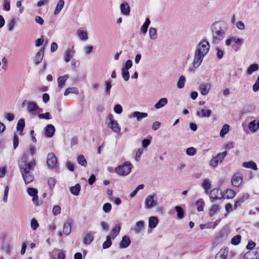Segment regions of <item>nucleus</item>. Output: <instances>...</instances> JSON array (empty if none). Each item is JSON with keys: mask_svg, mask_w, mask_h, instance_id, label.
<instances>
[{"mask_svg": "<svg viewBox=\"0 0 259 259\" xmlns=\"http://www.w3.org/2000/svg\"><path fill=\"white\" fill-rule=\"evenodd\" d=\"M36 164L35 161L32 159L29 162H28V157L26 154H24L22 158V162L19 164V168L26 184H29L34 180V176L31 170L33 168Z\"/></svg>", "mask_w": 259, "mask_h": 259, "instance_id": "1", "label": "nucleus"}, {"mask_svg": "<svg viewBox=\"0 0 259 259\" xmlns=\"http://www.w3.org/2000/svg\"><path fill=\"white\" fill-rule=\"evenodd\" d=\"M228 29V25L225 21H220L212 23L210 26L212 42L214 44L220 43L225 38Z\"/></svg>", "mask_w": 259, "mask_h": 259, "instance_id": "2", "label": "nucleus"}, {"mask_svg": "<svg viewBox=\"0 0 259 259\" xmlns=\"http://www.w3.org/2000/svg\"><path fill=\"white\" fill-rule=\"evenodd\" d=\"M132 167L133 165L130 162L126 161L122 165L116 167L115 172L122 176H127L131 172Z\"/></svg>", "mask_w": 259, "mask_h": 259, "instance_id": "3", "label": "nucleus"}, {"mask_svg": "<svg viewBox=\"0 0 259 259\" xmlns=\"http://www.w3.org/2000/svg\"><path fill=\"white\" fill-rule=\"evenodd\" d=\"M210 48V45L207 40H201L197 45L195 52H198L205 56L208 53Z\"/></svg>", "mask_w": 259, "mask_h": 259, "instance_id": "4", "label": "nucleus"}, {"mask_svg": "<svg viewBox=\"0 0 259 259\" xmlns=\"http://www.w3.org/2000/svg\"><path fill=\"white\" fill-rule=\"evenodd\" d=\"M109 120L108 126L115 133H119L121 131V128L119 124L114 119L113 115L111 114H109L108 116Z\"/></svg>", "mask_w": 259, "mask_h": 259, "instance_id": "5", "label": "nucleus"}, {"mask_svg": "<svg viewBox=\"0 0 259 259\" xmlns=\"http://www.w3.org/2000/svg\"><path fill=\"white\" fill-rule=\"evenodd\" d=\"M227 154L226 151L222 153H218L217 155L214 157L210 161L209 164L213 167L217 166L219 163H221Z\"/></svg>", "mask_w": 259, "mask_h": 259, "instance_id": "6", "label": "nucleus"}, {"mask_svg": "<svg viewBox=\"0 0 259 259\" xmlns=\"http://www.w3.org/2000/svg\"><path fill=\"white\" fill-rule=\"evenodd\" d=\"M157 203L155 195H148L145 199V207L146 208L150 209L156 205Z\"/></svg>", "mask_w": 259, "mask_h": 259, "instance_id": "7", "label": "nucleus"}, {"mask_svg": "<svg viewBox=\"0 0 259 259\" xmlns=\"http://www.w3.org/2000/svg\"><path fill=\"white\" fill-rule=\"evenodd\" d=\"M205 56L195 51L193 66L195 68H198L201 64Z\"/></svg>", "mask_w": 259, "mask_h": 259, "instance_id": "8", "label": "nucleus"}, {"mask_svg": "<svg viewBox=\"0 0 259 259\" xmlns=\"http://www.w3.org/2000/svg\"><path fill=\"white\" fill-rule=\"evenodd\" d=\"M242 174L240 173H236L234 174L231 179V183L233 186L238 187H239L242 182Z\"/></svg>", "mask_w": 259, "mask_h": 259, "instance_id": "9", "label": "nucleus"}, {"mask_svg": "<svg viewBox=\"0 0 259 259\" xmlns=\"http://www.w3.org/2000/svg\"><path fill=\"white\" fill-rule=\"evenodd\" d=\"M222 195L221 192L219 189H213L209 193L210 200L211 202H214L218 199H223V197H220L219 195Z\"/></svg>", "mask_w": 259, "mask_h": 259, "instance_id": "10", "label": "nucleus"}, {"mask_svg": "<svg viewBox=\"0 0 259 259\" xmlns=\"http://www.w3.org/2000/svg\"><path fill=\"white\" fill-rule=\"evenodd\" d=\"M57 163L56 156L53 153H50L48 154L47 158V163L48 167L50 168L54 167Z\"/></svg>", "mask_w": 259, "mask_h": 259, "instance_id": "11", "label": "nucleus"}, {"mask_svg": "<svg viewBox=\"0 0 259 259\" xmlns=\"http://www.w3.org/2000/svg\"><path fill=\"white\" fill-rule=\"evenodd\" d=\"M211 111L209 109L198 108L196 115L200 118L209 117L211 116Z\"/></svg>", "mask_w": 259, "mask_h": 259, "instance_id": "12", "label": "nucleus"}, {"mask_svg": "<svg viewBox=\"0 0 259 259\" xmlns=\"http://www.w3.org/2000/svg\"><path fill=\"white\" fill-rule=\"evenodd\" d=\"M83 243L85 245L90 244L94 240V236L91 232H85L82 235Z\"/></svg>", "mask_w": 259, "mask_h": 259, "instance_id": "13", "label": "nucleus"}, {"mask_svg": "<svg viewBox=\"0 0 259 259\" xmlns=\"http://www.w3.org/2000/svg\"><path fill=\"white\" fill-rule=\"evenodd\" d=\"M229 254V249L228 247L222 248L216 254L215 259H227Z\"/></svg>", "mask_w": 259, "mask_h": 259, "instance_id": "14", "label": "nucleus"}, {"mask_svg": "<svg viewBox=\"0 0 259 259\" xmlns=\"http://www.w3.org/2000/svg\"><path fill=\"white\" fill-rule=\"evenodd\" d=\"M37 109H38V106L36 103L32 101L28 103L27 110L29 113L35 115Z\"/></svg>", "mask_w": 259, "mask_h": 259, "instance_id": "15", "label": "nucleus"}, {"mask_svg": "<svg viewBox=\"0 0 259 259\" xmlns=\"http://www.w3.org/2000/svg\"><path fill=\"white\" fill-rule=\"evenodd\" d=\"M45 48H41L37 53L34 58V63L36 65H38L41 63L44 57Z\"/></svg>", "mask_w": 259, "mask_h": 259, "instance_id": "16", "label": "nucleus"}, {"mask_svg": "<svg viewBox=\"0 0 259 259\" xmlns=\"http://www.w3.org/2000/svg\"><path fill=\"white\" fill-rule=\"evenodd\" d=\"M121 13L125 16H128L130 14L131 9L128 4L126 2H123L120 6Z\"/></svg>", "mask_w": 259, "mask_h": 259, "instance_id": "17", "label": "nucleus"}, {"mask_svg": "<svg viewBox=\"0 0 259 259\" xmlns=\"http://www.w3.org/2000/svg\"><path fill=\"white\" fill-rule=\"evenodd\" d=\"M55 128L54 126L51 124H48L45 129V134L47 137L51 138L54 135Z\"/></svg>", "mask_w": 259, "mask_h": 259, "instance_id": "18", "label": "nucleus"}, {"mask_svg": "<svg viewBox=\"0 0 259 259\" xmlns=\"http://www.w3.org/2000/svg\"><path fill=\"white\" fill-rule=\"evenodd\" d=\"M131 241L128 236H124L119 243V246L121 248H127L131 244Z\"/></svg>", "mask_w": 259, "mask_h": 259, "instance_id": "19", "label": "nucleus"}, {"mask_svg": "<svg viewBox=\"0 0 259 259\" xmlns=\"http://www.w3.org/2000/svg\"><path fill=\"white\" fill-rule=\"evenodd\" d=\"M71 220H68L63 225V233L66 235H68L71 232Z\"/></svg>", "mask_w": 259, "mask_h": 259, "instance_id": "20", "label": "nucleus"}, {"mask_svg": "<svg viewBox=\"0 0 259 259\" xmlns=\"http://www.w3.org/2000/svg\"><path fill=\"white\" fill-rule=\"evenodd\" d=\"M248 128L251 132H256L259 128L258 121L254 120L250 122L248 125Z\"/></svg>", "mask_w": 259, "mask_h": 259, "instance_id": "21", "label": "nucleus"}, {"mask_svg": "<svg viewBox=\"0 0 259 259\" xmlns=\"http://www.w3.org/2000/svg\"><path fill=\"white\" fill-rule=\"evenodd\" d=\"M211 88L210 83H203L200 85L199 90L200 93L203 95H206L208 94Z\"/></svg>", "mask_w": 259, "mask_h": 259, "instance_id": "22", "label": "nucleus"}, {"mask_svg": "<svg viewBox=\"0 0 259 259\" xmlns=\"http://www.w3.org/2000/svg\"><path fill=\"white\" fill-rule=\"evenodd\" d=\"M120 229L121 227L119 225H115V226L111 230L110 233V235L108 236L111 237V239H114L119 233Z\"/></svg>", "mask_w": 259, "mask_h": 259, "instance_id": "23", "label": "nucleus"}, {"mask_svg": "<svg viewBox=\"0 0 259 259\" xmlns=\"http://www.w3.org/2000/svg\"><path fill=\"white\" fill-rule=\"evenodd\" d=\"M133 117L136 118L138 121H140L143 118L148 116V114L145 112H141L139 111H135L132 113Z\"/></svg>", "mask_w": 259, "mask_h": 259, "instance_id": "24", "label": "nucleus"}, {"mask_svg": "<svg viewBox=\"0 0 259 259\" xmlns=\"http://www.w3.org/2000/svg\"><path fill=\"white\" fill-rule=\"evenodd\" d=\"M73 48L74 46H73L71 48L68 49L66 50L64 56V60L66 62H69L71 58L73 56L74 53Z\"/></svg>", "mask_w": 259, "mask_h": 259, "instance_id": "25", "label": "nucleus"}, {"mask_svg": "<svg viewBox=\"0 0 259 259\" xmlns=\"http://www.w3.org/2000/svg\"><path fill=\"white\" fill-rule=\"evenodd\" d=\"M242 166L245 168L252 169L254 170H257L256 164L253 161L244 162L242 163Z\"/></svg>", "mask_w": 259, "mask_h": 259, "instance_id": "26", "label": "nucleus"}, {"mask_svg": "<svg viewBox=\"0 0 259 259\" xmlns=\"http://www.w3.org/2000/svg\"><path fill=\"white\" fill-rule=\"evenodd\" d=\"M149 227L151 229L155 228L158 224V220L156 217H150L149 218Z\"/></svg>", "mask_w": 259, "mask_h": 259, "instance_id": "27", "label": "nucleus"}, {"mask_svg": "<svg viewBox=\"0 0 259 259\" xmlns=\"http://www.w3.org/2000/svg\"><path fill=\"white\" fill-rule=\"evenodd\" d=\"M168 100L166 98H161L155 105V108L158 109L166 105L167 104Z\"/></svg>", "mask_w": 259, "mask_h": 259, "instance_id": "28", "label": "nucleus"}, {"mask_svg": "<svg viewBox=\"0 0 259 259\" xmlns=\"http://www.w3.org/2000/svg\"><path fill=\"white\" fill-rule=\"evenodd\" d=\"M211 182L209 179H205L203 180L202 183V187L204 189L205 193H208L211 188Z\"/></svg>", "mask_w": 259, "mask_h": 259, "instance_id": "29", "label": "nucleus"}, {"mask_svg": "<svg viewBox=\"0 0 259 259\" xmlns=\"http://www.w3.org/2000/svg\"><path fill=\"white\" fill-rule=\"evenodd\" d=\"M25 127V121L24 119H20L18 120L17 124V131L19 133V134L21 135L23 132V129Z\"/></svg>", "mask_w": 259, "mask_h": 259, "instance_id": "30", "label": "nucleus"}, {"mask_svg": "<svg viewBox=\"0 0 259 259\" xmlns=\"http://www.w3.org/2000/svg\"><path fill=\"white\" fill-rule=\"evenodd\" d=\"M69 77L68 74L65 75L63 76H60L58 78V87L62 88L65 85V82L67 79Z\"/></svg>", "mask_w": 259, "mask_h": 259, "instance_id": "31", "label": "nucleus"}, {"mask_svg": "<svg viewBox=\"0 0 259 259\" xmlns=\"http://www.w3.org/2000/svg\"><path fill=\"white\" fill-rule=\"evenodd\" d=\"M81 187L79 184H76L74 186L70 188V191L72 194L74 196H78L80 191Z\"/></svg>", "mask_w": 259, "mask_h": 259, "instance_id": "32", "label": "nucleus"}, {"mask_svg": "<svg viewBox=\"0 0 259 259\" xmlns=\"http://www.w3.org/2000/svg\"><path fill=\"white\" fill-rule=\"evenodd\" d=\"M69 94H73L75 95H78L79 91L77 88L75 87H71L68 88L65 91L64 93V95L66 96L68 95Z\"/></svg>", "mask_w": 259, "mask_h": 259, "instance_id": "33", "label": "nucleus"}, {"mask_svg": "<svg viewBox=\"0 0 259 259\" xmlns=\"http://www.w3.org/2000/svg\"><path fill=\"white\" fill-rule=\"evenodd\" d=\"M150 23L151 21L150 19L149 18H146L145 22L141 27V31L143 34L146 33Z\"/></svg>", "mask_w": 259, "mask_h": 259, "instance_id": "34", "label": "nucleus"}, {"mask_svg": "<svg viewBox=\"0 0 259 259\" xmlns=\"http://www.w3.org/2000/svg\"><path fill=\"white\" fill-rule=\"evenodd\" d=\"M77 34L80 40H86L88 39V33L87 31L78 29L77 31Z\"/></svg>", "mask_w": 259, "mask_h": 259, "instance_id": "35", "label": "nucleus"}, {"mask_svg": "<svg viewBox=\"0 0 259 259\" xmlns=\"http://www.w3.org/2000/svg\"><path fill=\"white\" fill-rule=\"evenodd\" d=\"M64 6V2L63 0H59L58 2L57 5L56 7L55 10L54 11V15H58L61 10L63 9Z\"/></svg>", "mask_w": 259, "mask_h": 259, "instance_id": "36", "label": "nucleus"}, {"mask_svg": "<svg viewBox=\"0 0 259 259\" xmlns=\"http://www.w3.org/2000/svg\"><path fill=\"white\" fill-rule=\"evenodd\" d=\"M259 69V66L257 64H252L250 65L247 69V73L251 74L253 72L258 71Z\"/></svg>", "mask_w": 259, "mask_h": 259, "instance_id": "37", "label": "nucleus"}, {"mask_svg": "<svg viewBox=\"0 0 259 259\" xmlns=\"http://www.w3.org/2000/svg\"><path fill=\"white\" fill-rule=\"evenodd\" d=\"M149 35L151 39L156 40L158 36L156 29L153 27L150 28L149 30Z\"/></svg>", "mask_w": 259, "mask_h": 259, "instance_id": "38", "label": "nucleus"}, {"mask_svg": "<svg viewBox=\"0 0 259 259\" xmlns=\"http://www.w3.org/2000/svg\"><path fill=\"white\" fill-rule=\"evenodd\" d=\"M16 24V20L15 18H12L10 19L9 22H8L7 26H8V30L9 31H12L15 26Z\"/></svg>", "mask_w": 259, "mask_h": 259, "instance_id": "39", "label": "nucleus"}, {"mask_svg": "<svg viewBox=\"0 0 259 259\" xmlns=\"http://www.w3.org/2000/svg\"><path fill=\"white\" fill-rule=\"evenodd\" d=\"M144 227V222L143 221H139L136 223L135 231L139 233H140Z\"/></svg>", "mask_w": 259, "mask_h": 259, "instance_id": "40", "label": "nucleus"}, {"mask_svg": "<svg viewBox=\"0 0 259 259\" xmlns=\"http://www.w3.org/2000/svg\"><path fill=\"white\" fill-rule=\"evenodd\" d=\"M77 162L81 165L85 167L87 165V161L82 155H79L77 158Z\"/></svg>", "mask_w": 259, "mask_h": 259, "instance_id": "41", "label": "nucleus"}, {"mask_svg": "<svg viewBox=\"0 0 259 259\" xmlns=\"http://www.w3.org/2000/svg\"><path fill=\"white\" fill-rule=\"evenodd\" d=\"M195 205L197 207V209L198 211H203L204 201L202 199H199L196 202Z\"/></svg>", "mask_w": 259, "mask_h": 259, "instance_id": "42", "label": "nucleus"}, {"mask_svg": "<svg viewBox=\"0 0 259 259\" xmlns=\"http://www.w3.org/2000/svg\"><path fill=\"white\" fill-rule=\"evenodd\" d=\"M220 209V206L218 204H214L212 205L211 208H210L209 210V215L210 217H212Z\"/></svg>", "mask_w": 259, "mask_h": 259, "instance_id": "43", "label": "nucleus"}, {"mask_svg": "<svg viewBox=\"0 0 259 259\" xmlns=\"http://www.w3.org/2000/svg\"><path fill=\"white\" fill-rule=\"evenodd\" d=\"M233 41L236 44L239 45V47H236L234 49L235 51L237 52L240 49V47L242 44L243 40L242 39L236 37V36H233Z\"/></svg>", "mask_w": 259, "mask_h": 259, "instance_id": "44", "label": "nucleus"}, {"mask_svg": "<svg viewBox=\"0 0 259 259\" xmlns=\"http://www.w3.org/2000/svg\"><path fill=\"white\" fill-rule=\"evenodd\" d=\"M186 81V78L184 76L182 75L180 78L179 80L177 82V87L179 89H182L184 88L185 85Z\"/></svg>", "mask_w": 259, "mask_h": 259, "instance_id": "45", "label": "nucleus"}, {"mask_svg": "<svg viewBox=\"0 0 259 259\" xmlns=\"http://www.w3.org/2000/svg\"><path fill=\"white\" fill-rule=\"evenodd\" d=\"M175 210L177 211V216L179 219H182L184 217V210L180 206H176Z\"/></svg>", "mask_w": 259, "mask_h": 259, "instance_id": "46", "label": "nucleus"}, {"mask_svg": "<svg viewBox=\"0 0 259 259\" xmlns=\"http://www.w3.org/2000/svg\"><path fill=\"white\" fill-rule=\"evenodd\" d=\"M241 239V237L240 235H236L232 238L231 243L233 245H237L240 243Z\"/></svg>", "mask_w": 259, "mask_h": 259, "instance_id": "47", "label": "nucleus"}, {"mask_svg": "<svg viewBox=\"0 0 259 259\" xmlns=\"http://www.w3.org/2000/svg\"><path fill=\"white\" fill-rule=\"evenodd\" d=\"M229 131V125L225 124L223 126L220 135L221 137H224Z\"/></svg>", "mask_w": 259, "mask_h": 259, "instance_id": "48", "label": "nucleus"}, {"mask_svg": "<svg viewBox=\"0 0 259 259\" xmlns=\"http://www.w3.org/2000/svg\"><path fill=\"white\" fill-rule=\"evenodd\" d=\"M112 244L111 238V237H106V240L103 242V249H107L109 248Z\"/></svg>", "mask_w": 259, "mask_h": 259, "instance_id": "49", "label": "nucleus"}, {"mask_svg": "<svg viewBox=\"0 0 259 259\" xmlns=\"http://www.w3.org/2000/svg\"><path fill=\"white\" fill-rule=\"evenodd\" d=\"M236 192L232 189H228L226 190V198L227 199L233 198L236 195Z\"/></svg>", "mask_w": 259, "mask_h": 259, "instance_id": "50", "label": "nucleus"}, {"mask_svg": "<svg viewBox=\"0 0 259 259\" xmlns=\"http://www.w3.org/2000/svg\"><path fill=\"white\" fill-rule=\"evenodd\" d=\"M144 185L143 184H141V185H139L136 189L135 190H134L130 195V196L131 197V198H133L137 194L138 192L140 190H142L144 188Z\"/></svg>", "mask_w": 259, "mask_h": 259, "instance_id": "51", "label": "nucleus"}, {"mask_svg": "<svg viewBox=\"0 0 259 259\" xmlns=\"http://www.w3.org/2000/svg\"><path fill=\"white\" fill-rule=\"evenodd\" d=\"M105 93L106 95L109 96L110 94V90L112 87L111 83L109 81H107L105 82Z\"/></svg>", "mask_w": 259, "mask_h": 259, "instance_id": "52", "label": "nucleus"}, {"mask_svg": "<svg viewBox=\"0 0 259 259\" xmlns=\"http://www.w3.org/2000/svg\"><path fill=\"white\" fill-rule=\"evenodd\" d=\"M121 75L125 81H127L130 78V73L127 70L121 68Z\"/></svg>", "mask_w": 259, "mask_h": 259, "instance_id": "53", "label": "nucleus"}, {"mask_svg": "<svg viewBox=\"0 0 259 259\" xmlns=\"http://www.w3.org/2000/svg\"><path fill=\"white\" fill-rule=\"evenodd\" d=\"M56 183V180L54 178H50L48 180V184L50 188L52 190Z\"/></svg>", "mask_w": 259, "mask_h": 259, "instance_id": "54", "label": "nucleus"}, {"mask_svg": "<svg viewBox=\"0 0 259 259\" xmlns=\"http://www.w3.org/2000/svg\"><path fill=\"white\" fill-rule=\"evenodd\" d=\"M186 152L189 156H194L196 153V149L194 147H189L186 149Z\"/></svg>", "mask_w": 259, "mask_h": 259, "instance_id": "55", "label": "nucleus"}, {"mask_svg": "<svg viewBox=\"0 0 259 259\" xmlns=\"http://www.w3.org/2000/svg\"><path fill=\"white\" fill-rule=\"evenodd\" d=\"M38 116L39 119H50L52 118V115L49 112L39 114Z\"/></svg>", "mask_w": 259, "mask_h": 259, "instance_id": "56", "label": "nucleus"}, {"mask_svg": "<svg viewBox=\"0 0 259 259\" xmlns=\"http://www.w3.org/2000/svg\"><path fill=\"white\" fill-rule=\"evenodd\" d=\"M27 193L30 196H34L37 194L38 191L36 189L33 188H28Z\"/></svg>", "mask_w": 259, "mask_h": 259, "instance_id": "57", "label": "nucleus"}, {"mask_svg": "<svg viewBox=\"0 0 259 259\" xmlns=\"http://www.w3.org/2000/svg\"><path fill=\"white\" fill-rule=\"evenodd\" d=\"M61 207L59 205H55L52 209V212L55 216L61 213Z\"/></svg>", "mask_w": 259, "mask_h": 259, "instance_id": "58", "label": "nucleus"}, {"mask_svg": "<svg viewBox=\"0 0 259 259\" xmlns=\"http://www.w3.org/2000/svg\"><path fill=\"white\" fill-rule=\"evenodd\" d=\"M114 111L117 114H121L123 111L122 106L119 104H116L114 107Z\"/></svg>", "mask_w": 259, "mask_h": 259, "instance_id": "59", "label": "nucleus"}, {"mask_svg": "<svg viewBox=\"0 0 259 259\" xmlns=\"http://www.w3.org/2000/svg\"><path fill=\"white\" fill-rule=\"evenodd\" d=\"M111 204L109 203H106L103 206V210L106 213L109 212L111 209Z\"/></svg>", "mask_w": 259, "mask_h": 259, "instance_id": "60", "label": "nucleus"}, {"mask_svg": "<svg viewBox=\"0 0 259 259\" xmlns=\"http://www.w3.org/2000/svg\"><path fill=\"white\" fill-rule=\"evenodd\" d=\"M38 226V223L36 219H32L31 220V228L33 230H35Z\"/></svg>", "mask_w": 259, "mask_h": 259, "instance_id": "61", "label": "nucleus"}, {"mask_svg": "<svg viewBox=\"0 0 259 259\" xmlns=\"http://www.w3.org/2000/svg\"><path fill=\"white\" fill-rule=\"evenodd\" d=\"M245 259H255L253 252L247 251L244 255Z\"/></svg>", "mask_w": 259, "mask_h": 259, "instance_id": "62", "label": "nucleus"}, {"mask_svg": "<svg viewBox=\"0 0 259 259\" xmlns=\"http://www.w3.org/2000/svg\"><path fill=\"white\" fill-rule=\"evenodd\" d=\"M133 66V63L131 60H128L125 62V65L124 66L122 67V68L124 69L125 70H128L130 69Z\"/></svg>", "mask_w": 259, "mask_h": 259, "instance_id": "63", "label": "nucleus"}, {"mask_svg": "<svg viewBox=\"0 0 259 259\" xmlns=\"http://www.w3.org/2000/svg\"><path fill=\"white\" fill-rule=\"evenodd\" d=\"M250 195L248 193H245L243 194L241 197L238 198L239 200L243 203L244 201L248 199L249 198Z\"/></svg>", "mask_w": 259, "mask_h": 259, "instance_id": "64", "label": "nucleus"}]
</instances>
